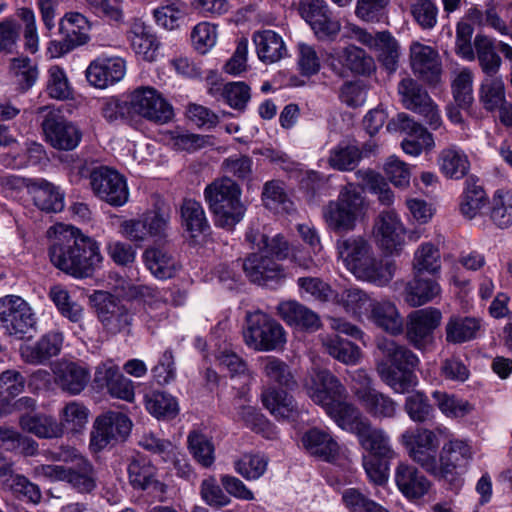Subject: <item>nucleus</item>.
<instances>
[{
  "mask_svg": "<svg viewBox=\"0 0 512 512\" xmlns=\"http://www.w3.org/2000/svg\"><path fill=\"white\" fill-rule=\"evenodd\" d=\"M49 256L56 268L75 278L90 277L102 262L97 242L72 226L58 228Z\"/></svg>",
  "mask_w": 512,
  "mask_h": 512,
  "instance_id": "f257e3e1",
  "label": "nucleus"
},
{
  "mask_svg": "<svg viewBox=\"0 0 512 512\" xmlns=\"http://www.w3.org/2000/svg\"><path fill=\"white\" fill-rule=\"evenodd\" d=\"M338 260L357 280L379 287L393 279L395 262L378 256L363 236H350L337 241Z\"/></svg>",
  "mask_w": 512,
  "mask_h": 512,
  "instance_id": "f03ea898",
  "label": "nucleus"
},
{
  "mask_svg": "<svg viewBox=\"0 0 512 512\" xmlns=\"http://www.w3.org/2000/svg\"><path fill=\"white\" fill-rule=\"evenodd\" d=\"M246 240L252 249L258 251L248 256L243 263L249 280L259 285H268L270 281L284 278L282 267L272 257L282 260L289 256L287 241L280 235L269 239L267 235L253 228L246 233Z\"/></svg>",
  "mask_w": 512,
  "mask_h": 512,
  "instance_id": "7ed1b4c3",
  "label": "nucleus"
},
{
  "mask_svg": "<svg viewBox=\"0 0 512 512\" xmlns=\"http://www.w3.org/2000/svg\"><path fill=\"white\" fill-rule=\"evenodd\" d=\"M303 389L307 396L321 406L337 424L347 418L348 407H356L348 402L347 390L340 380L327 369H314L305 378Z\"/></svg>",
  "mask_w": 512,
  "mask_h": 512,
  "instance_id": "20e7f679",
  "label": "nucleus"
},
{
  "mask_svg": "<svg viewBox=\"0 0 512 512\" xmlns=\"http://www.w3.org/2000/svg\"><path fill=\"white\" fill-rule=\"evenodd\" d=\"M378 349L387 357L391 364L380 362L377 372L381 380L395 393L404 394L417 385V377L413 369L418 364V358L404 346L398 345L394 340L380 338Z\"/></svg>",
  "mask_w": 512,
  "mask_h": 512,
  "instance_id": "39448f33",
  "label": "nucleus"
},
{
  "mask_svg": "<svg viewBox=\"0 0 512 512\" xmlns=\"http://www.w3.org/2000/svg\"><path fill=\"white\" fill-rule=\"evenodd\" d=\"M241 195L240 186L229 177L215 180L205 188V200L214 215L216 226L232 231L243 220L246 206Z\"/></svg>",
  "mask_w": 512,
  "mask_h": 512,
  "instance_id": "423d86ee",
  "label": "nucleus"
},
{
  "mask_svg": "<svg viewBox=\"0 0 512 512\" xmlns=\"http://www.w3.org/2000/svg\"><path fill=\"white\" fill-rule=\"evenodd\" d=\"M364 199L355 184L343 186L337 199L329 201L322 209L327 228L335 233L353 231L362 213Z\"/></svg>",
  "mask_w": 512,
  "mask_h": 512,
  "instance_id": "0eeeda50",
  "label": "nucleus"
},
{
  "mask_svg": "<svg viewBox=\"0 0 512 512\" xmlns=\"http://www.w3.org/2000/svg\"><path fill=\"white\" fill-rule=\"evenodd\" d=\"M348 410L347 418L342 419L338 427L356 435L361 447L369 452L368 455L392 459L395 452L389 435L383 429L374 427L358 407L349 406Z\"/></svg>",
  "mask_w": 512,
  "mask_h": 512,
  "instance_id": "6e6552de",
  "label": "nucleus"
},
{
  "mask_svg": "<svg viewBox=\"0 0 512 512\" xmlns=\"http://www.w3.org/2000/svg\"><path fill=\"white\" fill-rule=\"evenodd\" d=\"M473 459V449L469 441L451 438L442 446L439 463L434 476L445 481L449 488L458 492L463 485V474Z\"/></svg>",
  "mask_w": 512,
  "mask_h": 512,
  "instance_id": "1a4fd4ad",
  "label": "nucleus"
},
{
  "mask_svg": "<svg viewBox=\"0 0 512 512\" xmlns=\"http://www.w3.org/2000/svg\"><path fill=\"white\" fill-rule=\"evenodd\" d=\"M350 389L361 407L375 419H392L398 413V404L389 395L377 390L366 370L350 373Z\"/></svg>",
  "mask_w": 512,
  "mask_h": 512,
  "instance_id": "9d476101",
  "label": "nucleus"
},
{
  "mask_svg": "<svg viewBox=\"0 0 512 512\" xmlns=\"http://www.w3.org/2000/svg\"><path fill=\"white\" fill-rule=\"evenodd\" d=\"M247 327L243 332L245 344L256 351H273L286 343L284 328L261 311L246 314Z\"/></svg>",
  "mask_w": 512,
  "mask_h": 512,
  "instance_id": "9b49d317",
  "label": "nucleus"
},
{
  "mask_svg": "<svg viewBox=\"0 0 512 512\" xmlns=\"http://www.w3.org/2000/svg\"><path fill=\"white\" fill-rule=\"evenodd\" d=\"M130 118H143L155 124H167L174 117V109L168 100L155 88L141 86L128 95Z\"/></svg>",
  "mask_w": 512,
  "mask_h": 512,
  "instance_id": "f8f14e48",
  "label": "nucleus"
},
{
  "mask_svg": "<svg viewBox=\"0 0 512 512\" xmlns=\"http://www.w3.org/2000/svg\"><path fill=\"white\" fill-rule=\"evenodd\" d=\"M36 113L44 115L41 126L46 141L53 148L71 151L78 147L82 139V131L75 123L65 119L59 111L49 106L37 108Z\"/></svg>",
  "mask_w": 512,
  "mask_h": 512,
  "instance_id": "ddd939ff",
  "label": "nucleus"
},
{
  "mask_svg": "<svg viewBox=\"0 0 512 512\" xmlns=\"http://www.w3.org/2000/svg\"><path fill=\"white\" fill-rule=\"evenodd\" d=\"M36 314L31 305L16 295L0 298V327L11 336L22 339L35 330Z\"/></svg>",
  "mask_w": 512,
  "mask_h": 512,
  "instance_id": "4468645a",
  "label": "nucleus"
},
{
  "mask_svg": "<svg viewBox=\"0 0 512 512\" xmlns=\"http://www.w3.org/2000/svg\"><path fill=\"white\" fill-rule=\"evenodd\" d=\"M400 443L405 447L409 457L430 474L437 469V451L439 441L434 431L418 427L404 431Z\"/></svg>",
  "mask_w": 512,
  "mask_h": 512,
  "instance_id": "2eb2a0df",
  "label": "nucleus"
},
{
  "mask_svg": "<svg viewBox=\"0 0 512 512\" xmlns=\"http://www.w3.org/2000/svg\"><path fill=\"white\" fill-rule=\"evenodd\" d=\"M348 31L351 39L375 51L379 61L389 72L397 69L400 47L390 32L381 31L372 34L356 25L349 26Z\"/></svg>",
  "mask_w": 512,
  "mask_h": 512,
  "instance_id": "dca6fc26",
  "label": "nucleus"
},
{
  "mask_svg": "<svg viewBox=\"0 0 512 512\" xmlns=\"http://www.w3.org/2000/svg\"><path fill=\"white\" fill-rule=\"evenodd\" d=\"M97 317L110 334L129 331L133 320L131 309L106 292L94 295Z\"/></svg>",
  "mask_w": 512,
  "mask_h": 512,
  "instance_id": "f3484780",
  "label": "nucleus"
},
{
  "mask_svg": "<svg viewBox=\"0 0 512 512\" xmlns=\"http://www.w3.org/2000/svg\"><path fill=\"white\" fill-rule=\"evenodd\" d=\"M132 422L123 413L109 411L94 422L90 437V447L97 452L112 441L124 440L131 432Z\"/></svg>",
  "mask_w": 512,
  "mask_h": 512,
  "instance_id": "a211bd4d",
  "label": "nucleus"
},
{
  "mask_svg": "<svg viewBox=\"0 0 512 512\" xmlns=\"http://www.w3.org/2000/svg\"><path fill=\"white\" fill-rule=\"evenodd\" d=\"M90 185L101 200L112 206H122L129 198L125 178L116 170L101 167L90 175Z\"/></svg>",
  "mask_w": 512,
  "mask_h": 512,
  "instance_id": "6ab92c4d",
  "label": "nucleus"
},
{
  "mask_svg": "<svg viewBox=\"0 0 512 512\" xmlns=\"http://www.w3.org/2000/svg\"><path fill=\"white\" fill-rule=\"evenodd\" d=\"M169 215L160 211H149L139 219L125 220L120 225L121 234L132 242H144L148 238L161 239L166 236Z\"/></svg>",
  "mask_w": 512,
  "mask_h": 512,
  "instance_id": "aec40b11",
  "label": "nucleus"
},
{
  "mask_svg": "<svg viewBox=\"0 0 512 512\" xmlns=\"http://www.w3.org/2000/svg\"><path fill=\"white\" fill-rule=\"evenodd\" d=\"M406 228L394 211L382 212L375 220L373 237L377 246L389 254L399 253L405 244Z\"/></svg>",
  "mask_w": 512,
  "mask_h": 512,
  "instance_id": "412c9836",
  "label": "nucleus"
},
{
  "mask_svg": "<svg viewBox=\"0 0 512 512\" xmlns=\"http://www.w3.org/2000/svg\"><path fill=\"white\" fill-rule=\"evenodd\" d=\"M299 11L320 40L333 39L341 29L325 0H301Z\"/></svg>",
  "mask_w": 512,
  "mask_h": 512,
  "instance_id": "4be33fe9",
  "label": "nucleus"
},
{
  "mask_svg": "<svg viewBox=\"0 0 512 512\" xmlns=\"http://www.w3.org/2000/svg\"><path fill=\"white\" fill-rule=\"evenodd\" d=\"M391 125L407 135L401 143V147L407 155L417 157L423 151H429L434 148L435 142L432 134L408 114L399 113L388 124L387 128L390 129Z\"/></svg>",
  "mask_w": 512,
  "mask_h": 512,
  "instance_id": "5701e85b",
  "label": "nucleus"
},
{
  "mask_svg": "<svg viewBox=\"0 0 512 512\" xmlns=\"http://www.w3.org/2000/svg\"><path fill=\"white\" fill-rule=\"evenodd\" d=\"M126 74V63L121 57L100 56L91 61L85 71L88 83L97 89H106L120 82Z\"/></svg>",
  "mask_w": 512,
  "mask_h": 512,
  "instance_id": "b1692460",
  "label": "nucleus"
},
{
  "mask_svg": "<svg viewBox=\"0 0 512 512\" xmlns=\"http://www.w3.org/2000/svg\"><path fill=\"white\" fill-rule=\"evenodd\" d=\"M442 315L436 308H424L411 312L407 322V339L416 348H423L430 340L433 331L439 326Z\"/></svg>",
  "mask_w": 512,
  "mask_h": 512,
  "instance_id": "393cba45",
  "label": "nucleus"
},
{
  "mask_svg": "<svg viewBox=\"0 0 512 512\" xmlns=\"http://www.w3.org/2000/svg\"><path fill=\"white\" fill-rule=\"evenodd\" d=\"M410 64L414 74L424 81L436 84L442 73L439 53L433 47L414 41L410 45Z\"/></svg>",
  "mask_w": 512,
  "mask_h": 512,
  "instance_id": "a878e982",
  "label": "nucleus"
},
{
  "mask_svg": "<svg viewBox=\"0 0 512 512\" xmlns=\"http://www.w3.org/2000/svg\"><path fill=\"white\" fill-rule=\"evenodd\" d=\"M367 320L386 333L396 336L404 330V319L395 305L390 300H374Z\"/></svg>",
  "mask_w": 512,
  "mask_h": 512,
  "instance_id": "bb28decb",
  "label": "nucleus"
},
{
  "mask_svg": "<svg viewBox=\"0 0 512 512\" xmlns=\"http://www.w3.org/2000/svg\"><path fill=\"white\" fill-rule=\"evenodd\" d=\"M394 480L401 493L409 499H418L430 489V481L407 462H399L395 468Z\"/></svg>",
  "mask_w": 512,
  "mask_h": 512,
  "instance_id": "cd10ccee",
  "label": "nucleus"
},
{
  "mask_svg": "<svg viewBox=\"0 0 512 512\" xmlns=\"http://www.w3.org/2000/svg\"><path fill=\"white\" fill-rule=\"evenodd\" d=\"M53 372L55 383L71 395L80 394L90 378L89 371L75 362H59Z\"/></svg>",
  "mask_w": 512,
  "mask_h": 512,
  "instance_id": "c85d7f7f",
  "label": "nucleus"
},
{
  "mask_svg": "<svg viewBox=\"0 0 512 512\" xmlns=\"http://www.w3.org/2000/svg\"><path fill=\"white\" fill-rule=\"evenodd\" d=\"M277 312L286 324L296 328L314 331L321 325L319 316L296 300L280 302Z\"/></svg>",
  "mask_w": 512,
  "mask_h": 512,
  "instance_id": "c756f323",
  "label": "nucleus"
},
{
  "mask_svg": "<svg viewBox=\"0 0 512 512\" xmlns=\"http://www.w3.org/2000/svg\"><path fill=\"white\" fill-rule=\"evenodd\" d=\"M27 187L33 197L34 204L45 212H60L63 210L64 192L51 182L44 179L30 180Z\"/></svg>",
  "mask_w": 512,
  "mask_h": 512,
  "instance_id": "7c9ffc66",
  "label": "nucleus"
},
{
  "mask_svg": "<svg viewBox=\"0 0 512 512\" xmlns=\"http://www.w3.org/2000/svg\"><path fill=\"white\" fill-rule=\"evenodd\" d=\"M145 267L159 280L173 278L180 270L177 259L163 247H149L143 253Z\"/></svg>",
  "mask_w": 512,
  "mask_h": 512,
  "instance_id": "2f4dec72",
  "label": "nucleus"
},
{
  "mask_svg": "<svg viewBox=\"0 0 512 512\" xmlns=\"http://www.w3.org/2000/svg\"><path fill=\"white\" fill-rule=\"evenodd\" d=\"M62 344V333L51 331L42 336L35 344L21 347V356L27 363L42 364L58 355Z\"/></svg>",
  "mask_w": 512,
  "mask_h": 512,
  "instance_id": "473e14b6",
  "label": "nucleus"
},
{
  "mask_svg": "<svg viewBox=\"0 0 512 512\" xmlns=\"http://www.w3.org/2000/svg\"><path fill=\"white\" fill-rule=\"evenodd\" d=\"M253 42L258 59L265 64L279 62L287 55L288 51L282 36L273 30L254 33Z\"/></svg>",
  "mask_w": 512,
  "mask_h": 512,
  "instance_id": "72a5a7b5",
  "label": "nucleus"
},
{
  "mask_svg": "<svg viewBox=\"0 0 512 512\" xmlns=\"http://www.w3.org/2000/svg\"><path fill=\"white\" fill-rule=\"evenodd\" d=\"M128 37L133 51L138 56L149 62L156 59L160 43L151 28L136 20L131 25Z\"/></svg>",
  "mask_w": 512,
  "mask_h": 512,
  "instance_id": "f704fd0d",
  "label": "nucleus"
},
{
  "mask_svg": "<svg viewBox=\"0 0 512 512\" xmlns=\"http://www.w3.org/2000/svg\"><path fill=\"white\" fill-rule=\"evenodd\" d=\"M481 329V321L470 316H451L445 326L446 341L461 344L475 339Z\"/></svg>",
  "mask_w": 512,
  "mask_h": 512,
  "instance_id": "c9c22d12",
  "label": "nucleus"
},
{
  "mask_svg": "<svg viewBox=\"0 0 512 512\" xmlns=\"http://www.w3.org/2000/svg\"><path fill=\"white\" fill-rule=\"evenodd\" d=\"M440 292L436 281L415 275L405 286L404 300L411 307H418L432 301Z\"/></svg>",
  "mask_w": 512,
  "mask_h": 512,
  "instance_id": "e433bc0d",
  "label": "nucleus"
},
{
  "mask_svg": "<svg viewBox=\"0 0 512 512\" xmlns=\"http://www.w3.org/2000/svg\"><path fill=\"white\" fill-rule=\"evenodd\" d=\"M302 445L311 455H316L330 460L339 451V446L333 437L324 430L312 428L302 436Z\"/></svg>",
  "mask_w": 512,
  "mask_h": 512,
  "instance_id": "4c0bfd02",
  "label": "nucleus"
},
{
  "mask_svg": "<svg viewBox=\"0 0 512 512\" xmlns=\"http://www.w3.org/2000/svg\"><path fill=\"white\" fill-rule=\"evenodd\" d=\"M19 423L24 431L39 438H59L63 435L62 425L50 415L27 413L20 417Z\"/></svg>",
  "mask_w": 512,
  "mask_h": 512,
  "instance_id": "58836bf2",
  "label": "nucleus"
},
{
  "mask_svg": "<svg viewBox=\"0 0 512 512\" xmlns=\"http://www.w3.org/2000/svg\"><path fill=\"white\" fill-rule=\"evenodd\" d=\"M375 299L358 287L344 289L337 295V303L357 320L367 317Z\"/></svg>",
  "mask_w": 512,
  "mask_h": 512,
  "instance_id": "ea45409f",
  "label": "nucleus"
},
{
  "mask_svg": "<svg viewBox=\"0 0 512 512\" xmlns=\"http://www.w3.org/2000/svg\"><path fill=\"white\" fill-rule=\"evenodd\" d=\"M152 14L159 27L167 31H174L184 23L188 15V8L186 3L179 0L165 1L155 8Z\"/></svg>",
  "mask_w": 512,
  "mask_h": 512,
  "instance_id": "a19ab883",
  "label": "nucleus"
},
{
  "mask_svg": "<svg viewBox=\"0 0 512 512\" xmlns=\"http://www.w3.org/2000/svg\"><path fill=\"white\" fill-rule=\"evenodd\" d=\"M65 482L78 493H92L97 487V475L93 464L85 459L68 467Z\"/></svg>",
  "mask_w": 512,
  "mask_h": 512,
  "instance_id": "79ce46f5",
  "label": "nucleus"
},
{
  "mask_svg": "<svg viewBox=\"0 0 512 512\" xmlns=\"http://www.w3.org/2000/svg\"><path fill=\"white\" fill-rule=\"evenodd\" d=\"M479 101L487 111L498 110L506 103L505 84L497 74L486 75L479 88Z\"/></svg>",
  "mask_w": 512,
  "mask_h": 512,
  "instance_id": "37998d69",
  "label": "nucleus"
},
{
  "mask_svg": "<svg viewBox=\"0 0 512 512\" xmlns=\"http://www.w3.org/2000/svg\"><path fill=\"white\" fill-rule=\"evenodd\" d=\"M441 172L449 178L461 179L470 169L467 155L459 147L453 145L443 149L438 159Z\"/></svg>",
  "mask_w": 512,
  "mask_h": 512,
  "instance_id": "c03bdc74",
  "label": "nucleus"
},
{
  "mask_svg": "<svg viewBox=\"0 0 512 512\" xmlns=\"http://www.w3.org/2000/svg\"><path fill=\"white\" fill-rule=\"evenodd\" d=\"M475 59L486 75L498 74L502 60L495 49L494 40L487 35L477 34L474 38Z\"/></svg>",
  "mask_w": 512,
  "mask_h": 512,
  "instance_id": "a18cd8bd",
  "label": "nucleus"
},
{
  "mask_svg": "<svg viewBox=\"0 0 512 512\" xmlns=\"http://www.w3.org/2000/svg\"><path fill=\"white\" fill-rule=\"evenodd\" d=\"M182 226L192 238L204 234L209 229L204 209L202 205L192 199L184 200L181 205Z\"/></svg>",
  "mask_w": 512,
  "mask_h": 512,
  "instance_id": "49530a36",
  "label": "nucleus"
},
{
  "mask_svg": "<svg viewBox=\"0 0 512 512\" xmlns=\"http://www.w3.org/2000/svg\"><path fill=\"white\" fill-rule=\"evenodd\" d=\"M322 345L330 356L344 364H357L361 358L360 348L356 344L345 340L338 335L333 334L324 336L322 338Z\"/></svg>",
  "mask_w": 512,
  "mask_h": 512,
  "instance_id": "de8ad7c7",
  "label": "nucleus"
},
{
  "mask_svg": "<svg viewBox=\"0 0 512 512\" xmlns=\"http://www.w3.org/2000/svg\"><path fill=\"white\" fill-rule=\"evenodd\" d=\"M262 403L278 419H289L297 413L293 397L283 390L267 388L262 393Z\"/></svg>",
  "mask_w": 512,
  "mask_h": 512,
  "instance_id": "09e8293b",
  "label": "nucleus"
},
{
  "mask_svg": "<svg viewBox=\"0 0 512 512\" xmlns=\"http://www.w3.org/2000/svg\"><path fill=\"white\" fill-rule=\"evenodd\" d=\"M260 366L262 373L269 382L287 389H292L296 386L295 377L288 364L283 360L275 356L261 357Z\"/></svg>",
  "mask_w": 512,
  "mask_h": 512,
  "instance_id": "8fccbe9b",
  "label": "nucleus"
},
{
  "mask_svg": "<svg viewBox=\"0 0 512 512\" xmlns=\"http://www.w3.org/2000/svg\"><path fill=\"white\" fill-rule=\"evenodd\" d=\"M403 106L415 113L427 107L432 99L427 91L414 79L406 77L398 85Z\"/></svg>",
  "mask_w": 512,
  "mask_h": 512,
  "instance_id": "3c124183",
  "label": "nucleus"
},
{
  "mask_svg": "<svg viewBox=\"0 0 512 512\" xmlns=\"http://www.w3.org/2000/svg\"><path fill=\"white\" fill-rule=\"evenodd\" d=\"M147 411L157 419H173L179 413L178 400L164 391H152L145 395Z\"/></svg>",
  "mask_w": 512,
  "mask_h": 512,
  "instance_id": "603ef678",
  "label": "nucleus"
},
{
  "mask_svg": "<svg viewBox=\"0 0 512 512\" xmlns=\"http://www.w3.org/2000/svg\"><path fill=\"white\" fill-rule=\"evenodd\" d=\"M128 475L131 485L136 489H157L162 484L156 480V468L144 457H138L128 466Z\"/></svg>",
  "mask_w": 512,
  "mask_h": 512,
  "instance_id": "864d4df0",
  "label": "nucleus"
},
{
  "mask_svg": "<svg viewBox=\"0 0 512 512\" xmlns=\"http://www.w3.org/2000/svg\"><path fill=\"white\" fill-rule=\"evenodd\" d=\"M261 199L263 205L275 213H287L292 209L293 203L284 183L279 180H271L264 184Z\"/></svg>",
  "mask_w": 512,
  "mask_h": 512,
  "instance_id": "5fc2aeb1",
  "label": "nucleus"
},
{
  "mask_svg": "<svg viewBox=\"0 0 512 512\" xmlns=\"http://www.w3.org/2000/svg\"><path fill=\"white\" fill-rule=\"evenodd\" d=\"M60 29L74 46L83 45L89 40V21L78 12L67 13L60 22Z\"/></svg>",
  "mask_w": 512,
  "mask_h": 512,
  "instance_id": "6e6d98bb",
  "label": "nucleus"
},
{
  "mask_svg": "<svg viewBox=\"0 0 512 512\" xmlns=\"http://www.w3.org/2000/svg\"><path fill=\"white\" fill-rule=\"evenodd\" d=\"M465 184L466 187L460 203V210L465 217L472 219L486 205L487 196L478 180L470 177L466 180Z\"/></svg>",
  "mask_w": 512,
  "mask_h": 512,
  "instance_id": "4d7b16f0",
  "label": "nucleus"
},
{
  "mask_svg": "<svg viewBox=\"0 0 512 512\" xmlns=\"http://www.w3.org/2000/svg\"><path fill=\"white\" fill-rule=\"evenodd\" d=\"M438 409L448 418L458 419L470 414L473 405L467 400L444 391H434L432 393Z\"/></svg>",
  "mask_w": 512,
  "mask_h": 512,
  "instance_id": "13d9d810",
  "label": "nucleus"
},
{
  "mask_svg": "<svg viewBox=\"0 0 512 512\" xmlns=\"http://www.w3.org/2000/svg\"><path fill=\"white\" fill-rule=\"evenodd\" d=\"M210 93L220 97L233 109L244 110L250 100V87L244 82H229L223 87H212Z\"/></svg>",
  "mask_w": 512,
  "mask_h": 512,
  "instance_id": "bf43d9fd",
  "label": "nucleus"
},
{
  "mask_svg": "<svg viewBox=\"0 0 512 512\" xmlns=\"http://www.w3.org/2000/svg\"><path fill=\"white\" fill-rule=\"evenodd\" d=\"M413 270L417 273H437L441 268V255L438 247L431 242H423L414 252Z\"/></svg>",
  "mask_w": 512,
  "mask_h": 512,
  "instance_id": "052dcab7",
  "label": "nucleus"
},
{
  "mask_svg": "<svg viewBox=\"0 0 512 512\" xmlns=\"http://www.w3.org/2000/svg\"><path fill=\"white\" fill-rule=\"evenodd\" d=\"M60 424L62 425V431L68 430L73 433L81 432L88 423L89 410L88 408L78 402H68L59 413Z\"/></svg>",
  "mask_w": 512,
  "mask_h": 512,
  "instance_id": "680f3d73",
  "label": "nucleus"
},
{
  "mask_svg": "<svg viewBox=\"0 0 512 512\" xmlns=\"http://www.w3.org/2000/svg\"><path fill=\"white\" fill-rule=\"evenodd\" d=\"M269 459L261 453H245L235 461V471L248 481L261 478L268 467Z\"/></svg>",
  "mask_w": 512,
  "mask_h": 512,
  "instance_id": "e2e57ef3",
  "label": "nucleus"
},
{
  "mask_svg": "<svg viewBox=\"0 0 512 512\" xmlns=\"http://www.w3.org/2000/svg\"><path fill=\"white\" fill-rule=\"evenodd\" d=\"M188 448L194 459L209 468L215 461V449L211 440L203 433L193 430L188 435Z\"/></svg>",
  "mask_w": 512,
  "mask_h": 512,
  "instance_id": "0e129e2a",
  "label": "nucleus"
},
{
  "mask_svg": "<svg viewBox=\"0 0 512 512\" xmlns=\"http://www.w3.org/2000/svg\"><path fill=\"white\" fill-rule=\"evenodd\" d=\"M341 495L342 503L349 512H388L358 488L344 489Z\"/></svg>",
  "mask_w": 512,
  "mask_h": 512,
  "instance_id": "69168bd1",
  "label": "nucleus"
},
{
  "mask_svg": "<svg viewBox=\"0 0 512 512\" xmlns=\"http://www.w3.org/2000/svg\"><path fill=\"white\" fill-rule=\"evenodd\" d=\"M46 91L51 98L66 100L72 96L73 89L66 72L58 65L51 66L48 70Z\"/></svg>",
  "mask_w": 512,
  "mask_h": 512,
  "instance_id": "338daca9",
  "label": "nucleus"
},
{
  "mask_svg": "<svg viewBox=\"0 0 512 512\" xmlns=\"http://www.w3.org/2000/svg\"><path fill=\"white\" fill-rule=\"evenodd\" d=\"M493 222L500 228H507L512 224V192L498 190L493 197L491 211Z\"/></svg>",
  "mask_w": 512,
  "mask_h": 512,
  "instance_id": "774afa93",
  "label": "nucleus"
}]
</instances>
